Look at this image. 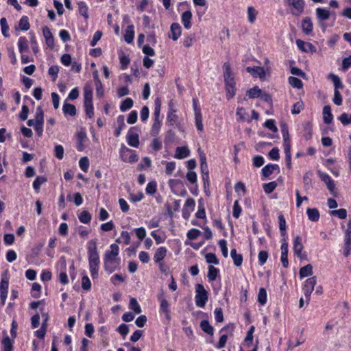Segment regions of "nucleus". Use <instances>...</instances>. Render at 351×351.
Segmentation results:
<instances>
[{"label": "nucleus", "mask_w": 351, "mask_h": 351, "mask_svg": "<svg viewBox=\"0 0 351 351\" xmlns=\"http://www.w3.org/2000/svg\"><path fill=\"white\" fill-rule=\"evenodd\" d=\"M40 290L41 286L38 283H33L31 290L32 296L34 298H39L40 296Z\"/></svg>", "instance_id": "nucleus-46"}, {"label": "nucleus", "mask_w": 351, "mask_h": 351, "mask_svg": "<svg viewBox=\"0 0 351 351\" xmlns=\"http://www.w3.org/2000/svg\"><path fill=\"white\" fill-rule=\"evenodd\" d=\"M200 327L202 330L207 333L208 335H213V328L209 324L208 321L203 320L200 323Z\"/></svg>", "instance_id": "nucleus-36"}, {"label": "nucleus", "mask_w": 351, "mask_h": 351, "mask_svg": "<svg viewBox=\"0 0 351 351\" xmlns=\"http://www.w3.org/2000/svg\"><path fill=\"white\" fill-rule=\"evenodd\" d=\"M84 106L86 114L92 118L94 115L93 105V87L89 83H86L84 87Z\"/></svg>", "instance_id": "nucleus-2"}, {"label": "nucleus", "mask_w": 351, "mask_h": 351, "mask_svg": "<svg viewBox=\"0 0 351 351\" xmlns=\"http://www.w3.org/2000/svg\"><path fill=\"white\" fill-rule=\"evenodd\" d=\"M277 186L276 182H271L263 184V189L267 194L272 193Z\"/></svg>", "instance_id": "nucleus-58"}, {"label": "nucleus", "mask_w": 351, "mask_h": 351, "mask_svg": "<svg viewBox=\"0 0 351 351\" xmlns=\"http://www.w3.org/2000/svg\"><path fill=\"white\" fill-rule=\"evenodd\" d=\"M219 270L215 267L210 265L208 267V278L210 281L216 280Z\"/></svg>", "instance_id": "nucleus-45"}, {"label": "nucleus", "mask_w": 351, "mask_h": 351, "mask_svg": "<svg viewBox=\"0 0 351 351\" xmlns=\"http://www.w3.org/2000/svg\"><path fill=\"white\" fill-rule=\"evenodd\" d=\"M9 286V279L8 276L2 275L0 283V298L1 304L4 305L8 295V289Z\"/></svg>", "instance_id": "nucleus-8"}, {"label": "nucleus", "mask_w": 351, "mask_h": 351, "mask_svg": "<svg viewBox=\"0 0 351 351\" xmlns=\"http://www.w3.org/2000/svg\"><path fill=\"white\" fill-rule=\"evenodd\" d=\"M201 234V232L196 228H192L187 232V237L190 240L196 239Z\"/></svg>", "instance_id": "nucleus-61"}, {"label": "nucleus", "mask_w": 351, "mask_h": 351, "mask_svg": "<svg viewBox=\"0 0 351 351\" xmlns=\"http://www.w3.org/2000/svg\"><path fill=\"white\" fill-rule=\"evenodd\" d=\"M195 206V202L192 197H189L184 204L182 209V216L184 219H188L191 213L193 210Z\"/></svg>", "instance_id": "nucleus-10"}, {"label": "nucleus", "mask_w": 351, "mask_h": 351, "mask_svg": "<svg viewBox=\"0 0 351 351\" xmlns=\"http://www.w3.org/2000/svg\"><path fill=\"white\" fill-rule=\"evenodd\" d=\"M192 12L190 10L185 11L182 13L181 20L182 23L184 25V27L189 29L192 25H191V19H192Z\"/></svg>", "instance_id": "nucleus-20"}, {"label": "nucleus", "mask_w": 351, "mask_h": 351, "mask_svg": "<svg viewBox=\"0 0 351 351\" xmlns=\"http://www.w3.org/2000/svg\"><path fill=\"white\" fill-rule=\"evenodd\" d=\"M195 291V304L198 307L204 308L208 301V292L201 284L196 285Z\"/></svg>", "instance_id": "nucleus-3"}, {"label": "nucleus", "mask_w": 351, "mask_h": 351, "mask_svg": "<svg viewBox=\"0 0 351 351\" xmlns=\"http://www.w3.org/2000/svg\"><path fill=\"white\" fill-rule=\"evenodd\" d=\"M88 258L89 269L91 276L93 279L97 278L98 277V271L100 263L99 256V255L89 256Z\"/></svg>", "instance_id": "nucleus-7"}, {"label": "nucleus", "mask_w": 351, "mask_h": 351, "mask_svg": "<svg viewBox=\"0 0 351 351\" xmlns=\"http://www.w3.org/2000/svg\"><path fill=\"white\" fill-rule=\"evenodd\" d=\"M319 176L322 181L326 184L330 192L332 195H335L334 192L335 190V184L332 179L327 173H319Z\"/></svg>", "instance_id": "nucleus-11"}, {"label": "nucleus", "mask_w": 351, "mask_h": 351, "mask_svg": "<svg viewBox=\"0 0 351 351\" xmlns=\"http://www.w3.org/2000/svg\"><path fill=\"white\" fill-rule=\"evenodd\" d=\"M18 46L19 51L23 53L28 51V40L25 37H20L18 41Z\"/></svg>", "instance_id": "nucleus-35"}, {"label": "nucleus", "mask_w": 351, "mask_h": 351, "mask_svg": "<svg viewBox=\"0 0 351 351\" xmlns=\"http://www.w3.org/2000/svg\"><path fill=\"white\" fill-rule=\"evenodd\" d=\"M167 249L165 247H159L156 252L154 254V261L156 263H160L162 262V261L164 259V258L167 255Z\"/></svg>", "instance_id": "nucleus-25"}, {"label": "nucleus", "mask_w": 351, "mask_h": 351, "mask_svg": "<svg viewBox=\"0 0 351 351\" xmlns=\"http://www.w3.org/2000/svg\"><path fill=\"white\" fill-rule=\"evenodd\" d=\"M312 174L313 173L311 172H307L304 174L303 177L304 187L306 191L310 189L311 184Z\"/></svg>", "instance_id": "nucleus-51"}, {"label": "nucleus", "mask_w": 351, "mask_h": 351, "mask_svg": "<svg viewBox=\"0 0 351 351\" xmlns=\"http://www.w3.org/2000/svg\"><path fill=\"white\" fill-rule=\"evenodd\" d=\"M0 25H1V27L2 34L5 37H8L9 34H8V32L9 30V26H8V25L7 23V21H6L5 18H1V20H0Z\"/></svg>", "instance_id": "nucleus-55"}, {"label": "nucleus", "mask_w": 351, "mask_h": 351, "mask_svg": "<svg viewBox=\"0 0 351 351\" xmlns=\"http://www.w3.org/2000/svg\"><path fill=\"white\" fill-rule=\"evenodd\" d=\"M130 308L136 313L138 314L141 312V308L135 298H131L130 301Z\"/></svg>", "instance_id": "nucleus-59"}, {"label": "nucleus", "mask_w": 351, "mask_h": 351, "mask_svg": "<svg viewBox=\"0 0 351 351\" xmlns=\"http://www.w3.org/2000/svg\"><path fill=\"white\" fill-rule=\"evenodd\" d=\"M278 220H279V228L280 230L281 236L285 237L286 236V221L282 215H280L278 216Z\"/></svg>", "instance_id": "nucleus-49"}, {"label": "nucleus", "mask_w": 351, "mask_h": 351, "mask_svg": "<svg viewBox=\"0 0 351 351\" xmlns=\"http://www.w3.org/2000/svg\"><path fill=\"white\" fill-rule=\"evenodd\" d=\"M79 165H80V169L84 172H86L88 171V167H89L88 158L86 156L81 158L79 161Z\"/></svg>", "instance_id": "nucleus-56"}, {"label": "nucleus", "mask_w": 351, "mask_h": 351, "mask_svg": "<svg viewBox=\"0 0 351 351\" xmlns=\"http://www.w3.org/2000/svg\"><path fill=\"white\" fill-rule=\"evenodd\" d=\"M291 2L293 8L295 10V15L300 14L304 10V2L303 0H288Z\"/></svg>", "instance_id": "nucleus-23"}, {"label": "nucleus", "mask_w": 351, "mask_h": 351, "mask_svg": "<svg viewBox=\"0 0 351 351\" xmlns=\"http://www.w3.org/2000/svg\"><path fill=\"white\" fill-rule=\"evenodd\" d=\"M43 34L45 38L47 45L52 49L54 47V39L51 32L48 27H45L43 29Z\"/></svg>", "instance_id": "nucleus-19"}, {"label": "nucleus", "mask_w": 351, "mask_h": 351, "mask_svg": "<svg viewBox=\"0 0 351 351\" xmlns=\"http://www.w3.org/2000/svg\"><path fill=\"white\" fill-rule=\"evenodd\" d=\"M316 16L320 21H324L329 19L330 12L326 8H317L315 10Z\"/></svg>", "instance_id": "nucleus-21"}, {"label": "nucleus", "mask_w": 351, "mask_h": 351, "mask_svg": "<svg viewBox=\"0 0 351 351\" xmlns=\"http://www.w3.org/2000/svg\"><path fill=\"white\" fill-rule=\"evenodd\" d=\"M78 8L80 14L83 16L86 19L88 18V7L85 2L80 1L78 3Z\"/></svg>", "instance_id": "nucleus-47"}, {"label": "nucleus", "mask_w": 351, "mask_h": 351, "mask_svg": "<svg viewBox=\"0 0 351 351\" xmlns=\"http://www.w3.org/2000/svg\"><path fill=\"white\" fill-rule=\"evenodd\" d=\"M19 25L21 30H23V31L28 30L30 27L28 17L26 16H23L19 21Z\"/></svg>", "instance_id": "nucleus-50"}, {"label": "nucleus", "mask_w": 351, "mask_h": 351, "mask_svg": "<svg viewBox=\"0 0 351 351\" xmlns=\"http://www.w3.org/2000/svg\"><path fill=\"white\" fill-rule=\"evenodd\" d=\"M134 36V27L133 25H130L127 27L125 34L124 35L125 41L128 43H131L133 41Z\"/></svg>", "instance_id": "nucleus-28"}, {"label": "nucleus", "mask_w": 351, "mask_h": 351, "mask_svg": "<svg viewBox=\"0 0 351 351\" xmlns=\"http://www.w3.org/2000/svg\"><path fill=\"white\" fill-rule=\"evenodd\" d=\"M117 123H118V127L116 128L114 131V135L116 136H119L121 132V130L125 127V121H124V117L122 115H120L117 118Z\"/></svg>", "instance_id": "nucleus-39"}, {"label": "nucleus", "mask_w": 351, "mask_h": 351, "mask_svg": "<svg viewBox=\"0 0 351 351\" xmlns=\"http://www.w3.org/2000/svg\"><path fill=\"white\" fill-rule=\"evenodd\" d=\"M222 68L223 71L226 97L228 99H230L232 98L236 93V83L234 81V77L229 63L225 62Z\"/></svg>", "instance_id": "nucleus-1"}, {"label": "nucleus", "mask_w": 351, "mask_h": 351, "mask_svg": "<svg viewBox=\"0 0 351 351\" xmlns=\"http://www.w3.org/2000/svg\"><path fill=\"white\" fill-rule=\"evenodd\" d=\"M304 248V246L302 243V239L300 236H297L293 241V252L295 254L300 258H302L303 256L302 254V251Z\"/></svg>", "instance_id": "nucleus-17"}, {"label": "nucleus", "mask_w": 351, "mask_h": 351, "mask_svg": "<svg viewBox=\"0 0 351 351\" xmlns=\"http://www.w3.org/2000/svg\"><path fill=\"white\" fill-rule=\"evenodd\" d=\"M282 133L283 136V145L285 147V150H287L288 148V150H291V145H290V140L289 136V132L286 128H283L282 130Z\"/></svg>", "instance_id": "nucleus-38"}, {"label": "nucleus", "mask_w": 351, "mask_h": 351, "mask_svg": "<svg viewBox=\"0 0 351 351\" xmlns=\"http://www.w3.org/2000/svg\"><path fill=\"white\" fill-rule=\"evenodd\" d=\"M170 32L171 34L169 35V37L173 40H177L182 34L180 25L178 23H172L170 28Z\"/></svg>", "instance_id": "nucleus-14"}, {"label": "nucleus", "mask_w": 351, "mask_h": 351, "mask_svg": "<svg viewBox=\"0 0 351 351\" xmlns=\"http://www.w3.org/2000/svg\"><path fill=\"white\" fill-rule=\"evenodd\" d=\"M128 143L134 147H137L139 145L138 135L130 130L127 134Z\"/></svg>", "instance_id": "nucleus-22"}, {"label": "nucleus", "mask_w": 351, "mask_h": 351, "mask_svg": "<svg viewBox=\"0 0 351 351\" xmlns=\"http://www.w3.org/2000/svg\"><path fill=\"white\" fill-rule=\"evenodd\" d=\"M296 45L302 51L304 52H315L316 48L315 47L310 43H306L302 40H296Z\"/></svg>", "instance_id": "nucleus-13"}, {"label": "nucleus", "mask_w": 351, "mask_h": 351, "mask_svg": "<svg viewBox=\"0 0 351 351\" xmlns=\"http://www.w3.org/2000/svg\"><path fill=\"white\" fill-rule=\"evenodd\" d=\"M110 250L106 251L104 254V259L115 260L119 259L117 256L119 255V247L117 244H112L110 245Z\"/></svg>", "instance_id": "nucleus-12"}, {"label": "nucleus", "mask_w": 351, "mask_h": 351, "mask_svg": "<svg viewBox=\"0 0 351 351\" xmlns=\"http://www.w3.org/2000/svg\"><path fill=\"white\" fill-rule=\"evenodd\" d=\"M339 120L343 125H348L351 124V115L347 114V113H343L339 117Z\"/></svg>", "instance_id": "nucleus-64"}, {"label": "nucleus", "mask_w": 351, "mask_h": 351, "mask_svg": "<svg viewBox=\"0 0 351 351\" xmlns=\"http://www.w3.org/2000/svg\"><path fill=\"white\" fill-rule=\"evenodd\" d=\"M246 71L255 77H259L261 79H264L265 77V72L263 67H247Z\"/></svg>", "instance_id": "nucleus-16"}, {"label": "nucleus", "mask_w": 351, "mask_h": 351, "mask_svg": "<svg viewBox=\"0 0 351 351\" xmlns=\"http://www.w3.org/2000/svg\"><path fill=\"white\" fill-rule=\"evenodd\" d=\"M3 351H12L13 346L10 338L8 336L5 337L2 341Z\"/></svg>", "instance_id": "nucleus-37"}, {"label": "nucleus", "mask_w": 351, "mask_h": 351, "mask_svg": "<svg viewBox=\"0 0 351 351\" xmlns=\"http://www.w3.org/2000/svg\"><path fill=\"white\" fill-rule=\"evenodd\" d=\"M116 241L117 243H123L125 245H128L130 242V235L127 231H122L121 237L118 238Z\"/></svg>", "instance_id": "nucleus-42"}, {"label": "nucleus", "mask_w": 351, "mask_h": 351, "mask_svg": "<svg viewBox=\"0 0 351 351\" xmlns=\"http://www.w3.org/2000/svg\"><path fill=\"white\" fill-rule=\"evenodd\" d=\"M133 100L131 98H126L124 101H123L120 106V110L122 112H125L129 109H130L133 106Z\"/></svg>", "instance_id": "nucleus-43"}, {"label": "nucleus", "mask_w": 351, "mask_h": 351, "mask_svg": "<svg viewBox=\"0 0 351 351\" xmlns=\"http://www.w3.org/2000/svg\"><path fill=\"white\" fill-rule=\"evenodd\" d=\"M190 152L186 147H178L176 148L175 157L179 159H183L189 156Z\"/></svg>", "instance_id": "nucleus-29"}, {"label": "nucleus", "mask_w": 351, "mask_h": 351, "mask_svg": "<svg viewBox=\"0 0 351 351\" xmlns=\"http://www.w3.org/2000/svg\"><path fill=\"white\" fill-rule=\"evenodd\" d=\"M317 283V280L315 276H313L311 278H308L302 287V291L306 299V302L308 304L310 300L311 295L314 290L315 286Z\"/></svg>", "instance_id": "nucleus-6"}, {"label": "nucleus", "mask_w": 351, "mask_h": 351, "mask_svg": "<svg viewBox=\"0 0 351 351\" xmlns=\"http://www.w3.org/2000/svg\"><path fill=\"white\" fill-rule=\"evenodd\" d=\"M332 114L331 113V108L330 106H325L323 108V119L326 124L332 122Z\"/></svg>", "instance_id": "nucleus-30"}, {"label": "nucleus", "mask_w": 351, "mask_h": 351, "mask_svg": "<svg viewBox=\"0 0 351 351\" xmlns=\"http://www.w3.org/2000/svg\"><path fill=\"white\" fill-rule=\"evenodd\" d=\"M258 301L261 305H264L267 302V292L264 288H261L259 289Z\"/></svg>", "instance_id": "nucleus-53"}, {"label": "nucleus", "mask_w": 351, "mask_h": 351, "mask_svg": "<svg viewBox=\"0 0 351 351\" xmlns=\"http://www.w3.org/2000/svg\"><path fill=\"white\" fill-rule=\"evenodd\" d=\"M158 300L160 302V311L161 313L165 314L167 319L170 320V310H169V302L167 300L165 297V293L161 290L160 293L158 295Z\"/></svg>", "instance_id": "nucleus-5"}, {"label": "nucleus", "mask_w": 351, "mask_h": 351, "mask_svg": "<svg viewBox=\"0 0 351 351\" xmlns=\"http://www.w3.org/2000/svg\"><path fill=\"white\" fill-rule=\"evenodd\" d=\"M278 168V165H267L262 169V174L264 177H268Z\"/></svg>", "instance_id": "nucleus-33"}, {"label": "nucleus", "mask_w": 351, "mask_h": 351, "mask_svg": "<svg viewBox=\"0 0 351 351\" xmlns=\"http://www.w3.org/2000/svg\"><path fill=\"white\" fill-rule=\"evenodd\" d=\"M330 214L334 216H337L339 219H346L347 217V211L344 208L332 210Z\"/></svg>", "instance_id": "nucleus-57"}, {"label": "nucleus", "mask_w": 351, "mask_h": 351, "mask_svg": "<svg viewBox=\"0 0 351 351\" xmlns=\"http://www.w3.org/2000/svg\"><path fill=\"white\" fill-rule=\"evenodd\" d=\"M79 220L83 223H88L91 220V215L86 210L82 211L79 217Z\"/></svg>", "instance_id": "nucleus-48"}, {"label": "nucleus", "mask_w": 351, "mask_h": 351, "mask_svg": "<svg viewBox=\"0 0 351 351\" xmlns=\"http://www.w3.org/2000/svg\"><path fill=\"white\" fill-rule=\"evenodd\" d=\"M258 11L253 7L249 6L247 9V21L250 23H254L256 16L258 15Z\"/></svg>", "instance_id": "nucleus-27"}, {"label": "nucleus", "mask_w": 351, "mask_h": 351, "mask_svg": "<svg viewBox=\"0 0 351 351\" xmlns=\"http://www.w3.org/2000/svg\"><path fill=\"white\" fill-rule=\"evenodd\" d=\"M195 125L197 130L202 131L204 126L202 123V116L200 110H196L195 114Z\"/></svg>", "instance_id": "nucleus-40"}, {"label": "nucleus", "mask_w": 351, "mask_h": 351, "mask_svg": "<svg viewBox=\"0 0 351 351\" xmlns=\"http://www.w3.org/2000/svg\"><path fill=\"white\" fill-rule=\"evenodd\" d=\"M62 110L65 115H70L73 117L75 116L76 114L75 106L71 104H64Z\"/></svg>", "instance_id": "nucleus-32"}, {"label": "nucleus", "mask_w": 351, "mask_h": 351, "mask_svg": "<svg viewBox=\"0 0 351 351\" xmlns=\"http://www.w3.org/2000/svg\"><path fill=\"white\" fill-rule=\"evenodd\" d=\"M120 157L123 161L130 163L135 162L138 159V156L134 153V151L124 145L121 146Z\"/></svg>", "instance_id": "nucleus-4"}, {"label": "nucleus", "mask_w": 351, "mask_h": 351, "mask_svg": "<svg viewBox=\"0 0 351 351\" xmlns=\"http://www.w3.org/2000/svg\"><path fill=\"white\" fill-rule=\"evenodd\" d=\"M58 72H59L58 66L53 65V66H51L49 69L48 73L49 75H51L53 77L52 80L53 82L56 80V79L58 77Z\"/></svg>", "instance_id": "nucleus-62"}, {"label": "nucleus", "mask_w": 351, "mask_h": 351, "mask_svg": "<svg viewBox=\"0 0 351 351\" xmlns=\"http://www.w3.org/2000/svg\"><path fill=\"white\" fill-rule=\"evenodd\" d=\"M54 154L57 158L62 159L64 157V148L62 145H58L54 147Z\"/></svg>", "instance_id": "nucleus-63"}, {"label": "nucleus", "mask_w": 351, "mask_h": 351, "mask_svg": "<svg viewBox=\"0 0 351 351\" xmlns=\"http://www.w3.org/2000/svg\"><path fill=\"white\" fill-rule=\"evenodd\" d=\"M86 135L84 132H80L77 133V138L78 143H77V149L78 151L81 152L84 149L83 143L84 141V139L86 138Z\"/></svg>", "instance_id": "nucleus-41"}, {"label": "nucleus", "mask_w": 351, "mask_h": 351, "mask_svg": "<svg viewBox=\"0 0 351 351\" xmlns=\"http://www.w3.org/2000/svg\"><path fill=\"white\" fill-rule=\"evenodd\" d=\"M262 90L257 86L250 89L247 94L250 98H258L261 95Z\"/></svg>", "instance_id": "nucleus-54"}, {"label": "nucleus", "mask_w": 351, "mask_h": 351, "mask_svg": "<svg viewBox=\"0 0 351 351\" xmlns=\"http://www.w3.org/2000/svg\"><path fill=\"white\" fill-rule=\"evenodd\" d=\"M44 123L43 112L38 108L36 113V123L34 130L38 133V136H41L43 134V128Z\"/></svg>", "instance_id": "nucleus-9"}, {"label": "nucleus", "mask_w": 351, "mask_h": 351, "mask_svg": "<svg viewBox=\"0 0 351 351\" xmlns=\"http://www.w3.org/2000/svg\"><path fill=\"white\" fill-rule=\"evenodd\" d=\"M313 274V267L311 264H308L300 268L299 275L300 278L311 276Z\"/></svg>", "instance_id": "nucleus-31"}, {"label": "nucleus", "mask_w": 351, "mask_h": 351, "mask_svg": "<svg viewBox=\"0 0 351 351\" xmlns=\"http://www.w3.org/2000/svg\"><path fill=\"white\" fill-rule=\"evenodd\" d=\"M281 262L284 267H287L289 265L288 261V243L285 241L281 245Z\"/></svg>", "instance_id": "nucleus-18"}, {"label": "nucleus", "mask_w": 351, "mask_h": 351, "mask_svg": "<svg viewBox=\"0 0 351 351\" xmlns=\"http://www.w3.org/2000/svg\"><path fill=\"white\" fill-rule=\"evenodd\" d=\"M329 78L332 81L334 84L335 88V90H338L339 88H343V84L341 82V80L337 75L333 73H330L329 75Z\"/></svg>", "instance_id": "nucleus-44"}, {"label": "nucleus", "mask_w": 351, "mask_h": 351, "mask_svg": "<svg viewBox=\"0 0 351 351\" xmlns=\"http://www.w3.org/2000/svg\"><path fill=\"white\" fill-rule=\"evenodd\" d=\"M302 28L306 34H309L313 31V23L309 17L303 19Z\"/></svg>", "instance_id": "nucleus-26"}, {"label": "nucleus", "mask_w": 351, "mask_h": 351, "mask_svg": "<svg viewBox=\"0 0 351 351\" xmlns=\"http://www.w3.org/2000/svg\"><path fill=\"white\" fill-rule=\"evenodd\" d=\"M306 213L309 220L317 221L319 219V213L317 208H308Z\"/></svg>", "instance_id": "nucleus-34"}, {"label": "nucleus", "mask_w": 351, "mask_h": 351, "mask_svg": "<svg viewBox=\"0 0 351 351\" xmlns=\"http://www.w3.org/2000/svg\"><path fill=\"white\" fill-rule=\"evenodd\" d=\"M88 256L99 255L97 247V241L92 239L87 243Z\"/></svg>", "instance_id": "nucleus-24"}, {"label": "nucleus", "mask_w": 351, "mask_h": 351, "mask_svg": "<svg viewBox=\"0 0 351 351\" xmlns=\"http://www.w3.org/2000/svg\"><path fill=\"white\" fill-rule=\"evenodd\" d=\"M47 181L45 177H37L33 182L34 189L38 191L40 189V186Z\"/></svg>", "instance_id": "nucleus-60"}, {"label": "nucleus", "mask_w": 351, "mask_h": 351, "mask_svg": "<svg viewBox=\"0 0 351 351\" xmlns=\"http://www.w3.org/2000/svg\"><path fill=\"white\" fill-rule=\"evenodd\" d=\"M289 83L294 88H301L303 86V84H302V82L301 80L295 77H293V76H291L289 77Z\"/></svg>", "instance_id": "nucleus-52"}, {"label": "nucleus", "mask_w": 351, "mask_h": 351, "mask_svg": "<svg viewBox=\"0 0 351 351\" xmlns=\"http://www.w3.org/2000/svg\"><path fill=\"white\" fill-rule=\"evenodd\" d=\"M119 259L108 260L104 258V268L109 273L113 272L119 266Z\"/></svg>", "instance_id": "nucleus-15"}]
</instances>
